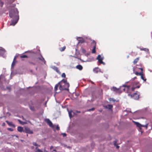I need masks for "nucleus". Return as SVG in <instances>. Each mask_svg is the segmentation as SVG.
<instances>
[{
	"label": "nucleus",
	"instance_id": "2eb2a0df",
	"mask_svg": "<svg viewBox=\"0 0 152 152\" xmlns=\"http://www.w3.org/2000/svg\"><path fill=\"white\" fill-rule=\"evenodd\" d=\"M141 50H143L146 52H147V53H149V49L148 48H139Z\"/></svg>",
	"mask_w": 152,
	"mask_h": 152
},
{
	"label": "nucleus",
	"instance_id": "6e6552de",
	"mask_svg": "<svg viewBox=\"0 0 152 152\" xmlns=\"http://www.w3.org/2000/svg\"><path fill=\"white\" fill-rule=\"evenodd\" d=\"M93 72L95 73H97L98 72H101L103 73V72L102 71H101V69L98 67H96L93 69Z\"/></svg>",
	"mask_w": 152,
	"mask_h": 152
},
{
	"label": "nucleus",
	"instance_id": "603ef678",
	"mask_svg": "<svg viewBox=\"0 0 152 152\" xmlns=\"http://www.w3.org/2000/svg\"><path fill=\"white\" fill-rule=\"evenodd\" d=\"M82 61H83V62H86V61H83L81 60Z\"/></svg>",
	"mask_w": 152,
	"mask_h": 152
},
{
	"label": "nucleus",
	"instance_id": "7c9ffc66",
	"mask_svg": "<svg viewBox=\"0 0 152 152\" xmlns=\"http://www.w3.org/2000/svg\"><path fill=\"white\" fill-rule=\"evenodd\" d=\"M141 79L145 81H146V79L145 78H144L143 74H142V75L141 76Z\"/></svg>",
	"mask_w": 152,
	"mask_h": 152
},
{
	"label": "nucleus",
	"instance_id": "5701e85b",
	"mask_svg": "<svg viewBox=\"0 0 152 152\" xmlns=\"http://www.w3.org/2000/svg\"><path fill=\"white\" fill-rule=\"evenodd\" d=\"M135 74L137 75H140V76H141L142 75V74H143V72H135Z\"/></svg>",
	"mask_w": 152,
	"mask_h": 152
},
{
	"label": "nucleus",
	"instance_id": "b1692460",
	"mask_svg": "<svg viewBox=\"0 0 152 152\" xmlns=\"http://www.w3.org/2000/svg\"><path fill=\"white\" fill-rule=\"evenodd\" d=\"M33 144L34 145L36 146V149H37V148L39 146V145H38L37 144V143L35 142H33Z\"/></svg>",
	"mask_w": 152,
	"mask_h": 152
},
{
	"label": "nucleus",
	"instance_id": "2f4dec72",
	"mask_svg": "<svg viewBox=\"0 0 152 152\" xmlns=\"http://www.w3.org/2000/svg\"><path fill=\"white\" fill-rule=\"evenodd\" d=\"M21 58H27L28 57V56L26 55H23L20 56Z\"/></svg>",
	"mask_w": 152,
	"mask_h": 152
},
{
	"label": "nucleus",
	"instance_id": "dca6fc26",
	"mask_svg": "<svg viewBox=\"0 0 152 152\" xmlns=\"http://www.w3.org/2000/svg\"><path fill=\"white\" fill-rule=\"evenodd\" d=\"M113 107L112 104H108L105 106V108L106 109L111 110Z\"/></svg>",
	"mask_w": 152,
	"mask_h": 152
},
{
	"label": "nucleus",
	"instance_id": "a211bd4d",
	"mask_svg": "<svg viewBox=\"0 0 152 152\" xmlns=\"http://www.w3.org/2000/svg\"><path fill=\"white\" fill-rule=\"evenodd\" d=\"M113 90L116 92L117 93H119V91H120V89L119 88H117L116 87H113Z\"/></svg>",
	"mask_w": 152,
	"mask_h": 152
},
{
	"label": "nucleus",
	"instance_id": "7ed1b4c3",
	"mask_svg": "<svg viewBox=\"0 0 152 152\" xmlns=\"http://www.w3.org/2000/svg\"><path fill=\"white\" fill-rule=\"evenodd\" d=\"M129 82L131 83V85L132 86V87L131 88V90L132 91H134L136 88H139L140 87L139 86H136L137 83L134 81L132 82L131 81Z\"/></svg>",
	"mask_w": 152,
	"mask_h": 152
},
{
	"label": "nucleus",
	"instance_id": "8fccbe9b",
	"mask_svg": "<svg viewBox=\"0 0 152 152\" xmlns=\"http://www.w3.org/2000/svg\"><path fill=\"white\" fill-rule=\"evenodd\" d=\"M18 121H19L20 122V124H22V123L23 122L22 121H21L20 120H18Z\"/></svg>",
	"mask_w": 152,
	"mask_h": 152
},
{
	"label": "nucleus",
	"instance_id": "e433bc0d",
	"mask_svg": "<svg viewBox=\"0 0 152 152\" xmlns=\"http://www.w3.org/2000/svg\"><path fill=\"white\" fill-rule=\"evenodd\" d=\"M110 101H113V102L115 101V100L113 98H110L109 99Z\"/></svg>",
	"mask_w": 152,
	"mask_h": 152
},
{
	"label": "nucleus",
	"instance_id": "4468645a",
	"mask_svg": "<svg viewBox=\"0 0 152 152\" xmlns=\"http://www.w3.org/2000/svg\"><path fill=\"white\" fill-rule=\"evenodd\" d=\"M52 69L55 70L56 72H57L58 73H60V72L58 69V68L57 67L55 66H52L51 67Z\"/></svg>",
	"mask_w": 152,
	"mask_h": 152
},
{
	"label": "nucleus",
	"instance_id": "6e6d98bb",
	"mask_svg": "<svg viewBox=\"0 0 152 152\" xmlns=\"http://www.w3.org/2000/svg\"><path fill=\"white\" fill-rule=\"evenodd\" d=\"M7 88L8 89H10V88L9 87H7Z\"/></svg>",
	"mask_w": 152,
	"mask_h": 152
},
{
	"label": "nucleus",
	"instance_id": "473e14b6",
	"mask_svg": "<svg viewBox=\"0 0 152 152\" xmlns=\"http://www.w3.org/2000/svg\"><path fill=\"white\" fill-rule=\"evenodd\" d=\"M4 3L1 0H0V7H3Z\"/></svg>",
	"mask_w": 152,
	"mask_h": 152
},
{
	"label": "nucleus",
	"instance_id": "1a4fd4ad",
	"mask_svg": "<svg viewBox=\"0 0 152 152\" xmlns=\"http://www.w3.org/2000/svg\"><path fill=\"white\" fill-rule=\"evenodd\" d=\"M77 39L78 41V43H82L84 42V39L81 37H77Z\"/></svg>",
	"mask_w": 152,
	"mask_h": 152
},
{
	"label": "nucleus",
	"instance_id": "0eeeda50",
	"mask_svg": "<svg viewBox=\"0 0 152 152\" xmlns=\"http://www.w3.org/2000/svg\"><path fill=\"white\" fill-rule=\"evenodd\" d=\"M45 121L48 124L49 126H50L52 127L53 126V124L51 121L48 118H47L45 119Z\"/></svg>",
	"mask_w": 152,
	"mask_h": 152
},
{
	"label": "nucleus",
	"instance_id": "5fc2aeb1",
	"mask_svg": "<svg viewBox=\"0 0 152 152\" xmlns=\"http://www.w3.org/2000/svg\"><path fill=\"white\" fill-rule=\"evenodd\" d=\"M31 149H33L34 148V146H32L31 147Z\"/></svg>",
	"mask_w": 152,
	"mask_h": 152
},
{
	"label": "nucleus",
	"instance_id": "69168bd1",
	"mask_svg": "<svg viewBox=\"0 0 152 152\" xmlns=\"http://www.w3.org/2000/svg\"><path fill=\"white\" fill-rule=\"evenodd\" d=\"M26 52H27V51H26V52H25V53H26Z\"/></svg>",
	"mask_w": 152,
	"mask_h": 152
},
{
	"label": "nucleus",
	"instance_id": "f03ea898",
	"mask_svg": "<svg viewBox=\"0 0 152 152\" xmlns=\"http://www.w3.org/2000/svg\"><path fill=\"white\" fill-rule=\"evenodd\" d=\"M9 15L11 18H19L18 12L17 8H14L9 11Z\"/></svg>",
	"mask_w": 152,
	"mask_h": 152
},
{
	"label": "nucleus",
	"instance_id": "a18cd8bd",
	"mask_svg": "<svg viewBox=\"0 0 152 152\" xmlns=\"http://www.w3.org/2000/svg\"><path fill=\"white\" fill-rule=\"evenodd\" d=\"M16 56H15L13 59V61H15V60H16Z\"/></svg>",
	"mask_w": 152,
	"mask_h": 152
},
{
	"label": "nucleus",
	"instance_id": "f704fd0d",
	"mask_svg": "<svg viewBox=\"0 0 152 152\" xmlns=\"http://www.w3.org/2000/svg\"><path fill=\"white\" fill-rule=\"evenodd\" d=\"M148 124H146L145 125H142V127H145L146 128V129H147V128L148 127Z\"/></svg>",
	"mask_w": 152,
	"mask_h": 152
},
{
	"label": "nucleus",
	"instance_id": "393cba45",
	"mask_svg": "<svg viewBox=\"0 0 152 152\" xmlns=\"http://www.w3.org/2000/svg\"><path fill=\"white\" fill-rule=\"evenodd\" d=\"M139 60V58H137L135 59L134 60V61L133 63L134 64H136L137 63V62H138V60Z\"/></svg>",
	"mask_w": 152,
	"mask_h": 152
},
{
	"label": "nucleus",
	"instance_id": "72a5a7b5",
	"mask_svg": "<svg viewBox=\"0 0 152 152\" xmlns=\"http://www.w3.org/2000/svg\"><path fill=\"white\" fill-rule=\"evenodd\" d=\"M81 51H82V52L83 53H85L86 52V50H85L83 48H82L81 49Z\"/></svg>",
	"mask_w": 152,
	"mask_h": 152
},
{
	"label": "nucleus",
	"instance_id": "09e8293b",
	"mask_svg": "<svg viewBox=\"0 0 152 152\" xmlns=\"http://www.w3.org/2000/svg\"><path fill=\"white\" fill-rule=\"evenodd\" d=\"M15 1V0H11V1H10V3H12L14 1Z\"/></svg>",
	"mask_w": 152,
	"mask_h": 152
},
{
	"label": "nucleus",
	"instance_id": "423d86ee",
	"mask_svg": "<svg viewBox=\"0 0 152 152\" xmlns=\"http://www.w3.org/2000/svg\"><path fill=\"white\" fill-rule=\"evenodd\" d=\"M104 58L103 57H101L100 55H99L97 56L96 59L98 60V62L99 63L101 64V63H103L102 60H103Z\"/></svg>",
	"mask_w": 152,
	"mask_h": 152
},
{
	"label": "nucleus",
	"instance_id": "49530a36",
	"mask_svg": "<svg viewBox=\"0 0 152 152\" xmlns=\"http://www.w3.org/2000/svg\"><path fill=\"white\" fill-rule=\"evenodd\" d=\"M139 69H140V70L141 71V72H143V69H142V68H140Z\"/></svg>",
	"mask_w": 152,
	"mask_h": 152
},
{
	"label": "nucleus",
	"instance_id": "e2e57ef3",
	"mask_svg": "<svg viewBox=\"0 0 152 152\" xmlns=\"http://www.w3.org/2000/svg\"><path fill=\"white\" fill-rule=\"evenodd\" d=\"M128 82H126V83H128Z\"/></svg>",
	"mask_w": 152,
	"mask_h": 152
},
{
	"label": "nucleus",
	"instance_id": "cd10ccee",
	"mask_svg": "<svg viewBox=\"0 0 152 152\" xmlns=\"http://www.w3.org/2000/svg\"><path fill=\"white\" fill-rule=\"evenodd\" d=\"M114 145L116 147V148H118L119 147V146L117 145V141L116 140H115L114 141Z\"/></svg>",
	"mask_w": 152,
	"mask_h": 152
},
{
	"label": "nucleus",
	"instance_id": "412c9836",
	"mask_svg": "<svg viewBox=\"0 0 152 152\" xmlns=\"http://www.w3.org/2000/svg\"><path fill=\"white\" fill-rule=\"evenodd\" d=\"M59 86V87L60 86V83L59 82L55 85L54 88L55 91H56L57 90Z\"/></svg>",
	"mask_w": 152,
	"mask_h": 152
},
{
	"label": "nucleus",
	"instance_id": "79ce46f5",
	"mask_svg": "<svg viewBox=\"0 0 152 152\" xmlns=\"http://www.w3.org/2000/svg\"><path fill=\"white\" fill-rule=\"evenodd\" d=\"M95 109V108H92L91 109H89L88 110V111H93Z\"/></svg>",
	"mask_w": 152,
	"mask_h": 152
},
{
	"label": "nucleus",
	"instance_id": "9b49d317",
	"mask_svg": "<svg viewBox=\"0 0 152 152\" xmlns=\"http://www.w3.org/2000/svg\"><path fill=\"white\" fill-rule=\"evenodd\" d=\"M139 95L135 93L133 95L132 97L134 99L137 100L139 98Z\"/></svg>",
	"mask_w": 152,
	"mask_h": 152
},
{
	"label": "nucleus",
	"instance_id": "39448f33",
	"mask_svg": "<svg viewBox=\"0 0 152 152\" xmlns=\"http://www.w3.org/2000/svg\"><path fill=\"white\" fill-rule=\"evenodd\" d=\"M19 18H12L11 20L10 25L15 26L17 23Z\"/></svg>",
	"mask_w": 152,
	"mask_h": 152
},
{
	"label": "nucleus",
	"instance_id": "4d7b16f0",
	"mask_svg": "<svg viewBox=\"0 0 152 152\" xmlns=\"http://www.w3.org/2000/svg\"><path fill=\"white\" fill-rule=\"evenodd\" d=\"M101 64H103L104 65L105 64V63L104 62H103V63H101Z\"/></svg>",
	"mask_w": 152,
	"mask_h": 152
},
{
	"label": "nucleus",
	"instance_id": "4be33fe9",
	"mask_svg": "<svg viewBox=\"0 0 152 152\" xmlns=\"http://www.w3.org/2000/svg\"><path fill=\"white\" fill-rule=\"evenodd\" d=\"M17 130L18 132H21L23 131V128L21 126H18V127Z\"/></svg>",
	"mask_w": 152,
	"mask_h": 152
},
{
	"label": "nucleus",
	"instance_id": "0e129e2a",
	"mask_svg": "<svg viewBox=\"0 0 152 152\" xmlns=\"http://www.w3.org/2000/svg\"><path fill=\"white\" fill-rule=\"evenodd\" d=\"M15 6V4L14 5V7Z\"/></svg>",
	"mask_w": 152,
	"mask_h": 152
},
{
	"label": "nucleus",
	"instance_id": "bb28decb",
	"mask_svg": "<svg viewBox=\"0 0 152 152\" xmlns=\"http://www.w3.org/2000/svg\"><path fill=\"white\" fill-rule=\"evenodd\" d=\"M72 110H71L70 111H68V113L69 115V116L70 117V118H71L72 117Z\"/></svg>",
	"mask_w": 152,
	"mask_h": 152
},
{
	"label": "nucleus",
	"instance_id": "de8ad7c7",
	"mask_svg": "<svg viewBox=\"0 0 152 152\" xmlns=\"http://www.w3.org/2000/svg\"><path fill=\"white\" fill-rule=\"evenodd\" d=\"M5 125V123H2V126H4Z\"/></svg>",
	"mask_w": 152,
	"mask_h": 152
},
{
	"label": "nucleus",
	"instance_id": "c03bdc74",
	"mask_svg": "<svg viewBox=\"0 0 152 152\" xmlns=\"http://www.w3.org/2000/svg\"><path fill=\"white\" fill-rule=\"evenodd\" d=\"M137 78L136 77H134L133 79V80H131V81H132V82H133L134 81H133V80H134V79H136V78ZM131 81V80L130 81Z\"/></svg>",
	"mask_w": 152,
	"mask_h": 152
},
{
	"label": "nucleus",
	"instance_id": "13d9d810",
	"mask_svg": "<svg viewBox=\"0 0 152 152\" xmlns=\"http://www.w3.org/2000/svg\"><path fill=\"white\" fill-rule=\"evenodd\" d=\"M31 63L32 64H34V65H35V64L34 63H33L31 62Z\"/></svg>",
	"mask_w": 152,
	"mask_h": 152
},
{
	"label": "nucleus",
	"instance_id": "aec40b11",
	"mask_svg": "<svg viewBox=\"0 0 152 152\" xmlns=\"http://www.w3.org/2000/svg\"><path fill=\"white\" fill-rule=\"evenodd\" d=\"M26 132L29 134H32L33 132L32 131L30 130L29 129H26Z\"/></svg>",
	"mask_w": 152,
	"mask_h": 152
},
{
	"label": "nucleus",
	"instance_id": "6ab92c4d",
	"mask_svg": "<svg viewBox=\"0 0 152 152\" xmlns=\"http://www.w3.org/2000/svg\"><path fill=\"white\" fill-rule=\"evenodd\" d=\"M76 68L80 70H81L83 67L81 65H78L76 66Z\"/></svg>",
	"mask_w": 152,
	"mask_h": 152
},
{
	"label": "nucleus",
	"instance_id": "ea45409f",
	"mask_svg": "<svg viewBox=\"0 0 152 152\" xmlns=\"http://www.w3.org/2000/svg\"><path fill=\"white\" fill-rule=\"evenodd\" d=\"M37 150L36 151L37 152H43V151H42L39 149H37Z\"/></svg>",
	"mask_w": 152,
	"mask_h": 152
},
{
	"label": "nucleus",
	"instance_id": "680f3d73",
	"mask_svg": "<svg viewBox=\"0 0 152 152\" xmlns=\"http://www.w3.org/2000/svg\"><path fill=\"white\" fill-rule=\"evenodd\" d=\"M31 108V110H33V108Z\"/></svg>",
	"mask_w": 152,
	"mask_h": 152
},
{
	"label": "nucleus",
	"instance_id": "37998d69",
	"mask_svg": "<svg viewBox=\"0 0 152 152\" xmlns=\"http://www.w3.org/2000/svg\"><path fill=\"white\" fill-rule=\"evenodd\" d=\"M56 129L57 130H59L60 129V128L59 126H58V125L56 126Z\"/></svg>",
	"mask_w": 152,
	"mask_h": 152
},
{
	"label": "nucleus",
	"instance_id": "c9c22d12",
	"mask_svg": "<svg viewBox=\"0 0 152 152\" xmlns=\"http://www.w3.org/2000/svg\"><path fill=\"white\" fill-rule=\"evenodd\" d=\"M92 44H94V45H95L96 46V42L95 41L93 40L92 43Z\"/></svg>",
	"mask_w": 152,
	"mask_h": 152
},
{
	"label": "nucleus",
	"instance_id": "20e7f679",
	"mask_svg": "<svg viewBox=\"0 0 152 152\" xmlns=\"http://www.w3.org/2000/svg\"><path fill=\"white\" fill-rule=\"evenodd\" d=\"M131 86H127L126 84L123 85L122 86H121L120 88V90L121 91H125V88H126L127 90H128Z\"/></svg>",
	"mask_w": 152,
	"mask_h": 152
},
{
	"label": "nucleus",
	"instance_id": "864d4df0",
	"mask_svg": "<svg viewBox=\"0 0 152 152\" xmlns=\"http://www.w3.org/2000/svg\"><path fill=\"white\" fill-rule=\"evenodd\" d=\"M53 148V146H51L50 147V149H52Z\"/></svg>",
	"mask_w": 152,
	"mask_h": 152
},
{
	"label": "nucleus",
	"instance_id": "052dcab7",
	"mask_svg": "<svg viewBox=\"0 0 152 152\" xmlns=\"http://www.w3.org/2000/svg\"><path fill=\"white\" fill-rule=\"evenodd\" d=\"M16 137H18V136L17 135H16Z\"/></svg>",
	"mask_w": 152,
	"mask_h": 152
},
{
	"label": "nucleus",
	"instance_id": "9d476101",
	"mask_svg": "<svg viewBox=\"0 0 152 152\" xmlns=\"http://www.w3.org/2000/svg\"><path fill=\"white\" fill-rule=\"evenodd\" d=\"M5 52V50L1 47H0V55L3 56Z\"/></svg>",
	"mask_w": 152,
	"mask_h": 152
},
{
	"label": "nucleus",
	"instance_id": "bf43d9fd",
	"mask_svg": "<svg viewBox=\"0 0 152 152\" xmlns=\"http://www.w3.org/2000/svg\"><path fill=\"white\" fill-rule=\"evenodd\" d=\"M37 67H36V70H37Z\"/></svg>",
	"mask_w": 152,
	"mask_h": 152
},
{
	"label": "nucleus",
	"instance_id": "f3484780",
	"mask_svg": "<svg viewBox=\"0 0 152 152\" xmlns=\"http://www.w3.org/2000/svg\"><path fill=\"white\" fill-rule=\"evenodd\" d=\"M6 122L10 126H12L13 127H15V125L14 124H13L12 122H9L8 121H6Z\"/></svg>",
	"mask_w": 152,
	"mask_h": 152
},
{
	"label": "nucleus",
	"instance_id": "58836bf2",
	"mask_svg": "<svg viewBox=\"0 0 152 152\" xmlns=\"http://www.w3.org/2000/svg\"><path fill=\"white\" fill-rule=\"evenodd\" d=\"M61 76L65 78L66 77V75L65 73H63L61 75Z\"/></svg>",
	"mask_w": 152,
	"mask_h": 152
},
{
	"label": "nucleus",
	"instance_id": "c756f323",
	"mask_svg": "<svg viewBox=\"0 0 152 152\" xmlns=\"http://www.w3.org/2000/svg\"><path fill=\"white\" fill-rule=\"evenodd\" d=\"M15 64V61H13L11 65V67L12 68H13Z\"/></svg>",
	"mask_w": 152,
	"mask_h": 152
},
{
	"label": "nucleus",
	"instance_id": "a878e982",
	"mask_svg": "<svg viewBox=\"0 0 152 152\" xmlns=\"http://www.w3.org/2000/svg\"><path fill=\"white\" fill-rule=\"evenodd\" d=\"M96 46L95 45H94L93 48L92 50V53H95L96 52Z\"/></svg>",
	"mask_w": 152,
	"mask_h": 152
},
{
	"label": "nucleus",
	"instance_id": "f257e3e1",
	"mask_svg": "<svg viewBox=\"0 0 152 152\" xmlns=\"http://www.w3.org/2000/svg\"><path fill=\"white\" fill-rule=\"evenodd\" d=\"M60 86L59 87V89L61 90H66L69 91L68 88L69 86V83L67 82L66 80L63 79L60 82Z\"/></svg>",
	"mask_w": 152,
	"mask_h": 152
},
{
	"label": "nucleus",
	"instance_id": "3c124183",
	"mask_svg": "<svg viewBox=\"0 0 152 152\" xmlns=\"http://www.w3.org/2000/svg\"><path fill=\"white\" fill-rule=\"evenodd\" d=\"M18 121H19L20 122V124H22V123L23 122L22 121H21L20 120H18Z\"/></svg>",
	"mask_w": 152,
	"mask_h": 152
},
{
	"label": "nucleus",
	"instance_id": "a19ab883",
	"mask_svg": "<svg viewBox=\"0 0 152 152\" xmlns=\"http://www.w3.org/2000/svg\"><path fill=\"white\" fill-rule=\"evenodd\" d=\"M61 134L63 135V137H65L66 136V134L65 133H62Z\"/></svg>",
	"mask_w": 152,
	"mask_h": 152
},
{
	"label": "nucleus",
	"instance_id": "4c0bfd02",
	"mask_svg": "<svg viewBox=\"0 0 152 152\" xmlns=\"http://www.w3.org/2000/svg\"><path fill=\"white\" fill-rule=\"evenodd\" d=\"M7 129L9 131H13V129H12V128H7Z\"/></svg>",
	"mask_w": 152,
	"mask_h": 152
},
{
	"label": "nucleus",
	"instance_id": "ddd939ff",
	"mask_svg": "<svg viewBox=\"0 0 152 152\" xmlns=\"http://www.w3.org/2000/svg\"><path fill=\"white\" fill-rule=\"evenodd\" d=\"M134 123L136 125V126L138 127L140 129H141L142 125L140 124L138 122H136L135 121H133Z\"/></svg>",
	"mask_w": 152,
	"mask_h": 152
},
{
	"label": "nucleus",
	"instance_id": "f8f14e48",
	"mask_svg": "<svg viewBox=\"0 0 152 152\" xmlns=\"http://www.w3.org/2000/svg\"><path fill=\"white\" fill-rule=\"evenodd\" d=\"M38 58L40 60L41 62H43L44 64H45L46 61L45 60L44 58L42 56H41L40 57H38Z\"/></svg>",
	"mask_w": 152,
	"mask_h": 152
},
{
	"label": "nucleus",
	"instance_id": "c85d7f7f",
	"mask_svg": "<svg viewBox=\"0 0 152 152\" xmlns=\"http://www.w3.org/2000/svg\"><path fill=\"white\" fill-rule=\"evenodd\" d=\"M66 48V47L64 46L63 47L61 48H60V50L61 51H64Z\"/></svg>",
	"mask_w": 152,
	"mask_h": 152
}]
</instances>
